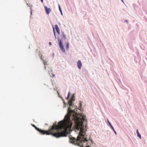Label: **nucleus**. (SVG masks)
I'll return each mask as SVG.
<instances>
[{"instance_id":"6e6552de","label":"nucleus","mask_w":147,"mask_h":147,"mask_svg":"<svg viewBox=\"0 0 147 147\" xmlns=\"http://www.w3.org/2000/svg\"><path fill=\"white\" fill-rule=\"evenodd\" d=\"M55 28L57 32L59 35L60 34V30L58 26L57 25H55Z\"/></svg>"},{"instance_id":"cd10ccee","label":"nucleus","mask_w":147,"mask_h":147,"mask_svg":"<svg viewBox=\"0 0 147 147\" xmlns=\"http://www.w3.org/2000/svg\"><path fill=\"white\" fill-rule=\"evenodd\" d=\"M51 69V71H52V69Z\"/></svg>"},{"instance_id":"5701e85b","label":"nucleus","mask_w":147,"mask_h":147,"mask_svg":"<svg viewBox=\"0 0 147 147\" xmlns=\"http://www.w3.org/2000/svg\"><path fill=\"white\" fill-rule=\"evenodd\" d=\"M49 43L50 45H51V42H49Z\"/></svg>"},{"instance_id":"412c9836","label":"nucleus","mask_w":147,"mask_h":147,"mask_svg":"<svg viewBox=\"0 0 147 147\" xmlns=\"http://www.w3.org/2000/svg\"><path fill=\"white\" fill-rule=\"evenodd\" d=\"M53 77H54L55 76V75L54 74H53Z\"/></svg>"},{"instance_id":"b1692460","label":"nucleus","mask_w":147,"mask_h":147,"mask_svg":"<svg viewBox=\"0 0 147 147\" xmlns=\"http://www.w3.org/2000/svg\"><path fill=\"white\" fill-rule=\"evenodd\" d=\"M42 2H43V0H40Z\"/></svg>"},{"instance_id":"f257e3e1","label":"nucleus","mask_w":147,"mask_h":147,"mask_svg":"<svg viewBox=\"0 0 147 147\" xmlns=\"http://www.w3.org/2000/svg\"><path fill=\"white\" fill-rule=\"evenodd\" d=\"M75 100L74 94L72 96L71 98L68 101L69 107L68 108L67 112L69 115H65V120L60 121L58 123V125L57 124L56 122L54 123L49 131L41 130L34 125L32 126L42 134L51 135L57 138L67 136L68 129H71L72 124L70 119V115L72 113H75L74 111L71 109V107H73L74 105L73 102Z\"/></svg>"},{"instance_id":"f8f14e48","label":"nucleus","mask_w":147,"mask_h":147,"mask_svg":"<svg viewBox=\"0 0 147 147\" xmlns=\"http://www.w3.org/2000/svg\"><path fill=\"white\" fill-rule=\"evenodd\" d=\"M53 32H54V34L55 36V38L56 39V37L55 34V30H54V27L53 26Z\"/></svg>"},{"instance_id":"20e7f679","label":"nucleus","mask_w":147,"mask_h":147,"mask_svg":"<svg viewBox=\"0 0 147 147\" xmlns=\"http://www.w3.org/2000/svg\"><path fill=\"white\" fill-rule=\"evenodd\" d=\"M45 10L46 13L47 15H49L51 11V9L49 8H48L46 6H44Z\"/></svg>"},{"instance_id":"f03ea898","label":"nucleus","mask_w":147,"mask_h":147,"mask_svg":"<svg viewBox=\"0 0 147 147\" xmlns=\"http://www.w3.org/2000/svg\"><path fill=\"white\" fill-rule=\"evenodd\" d=\"M85 117V116H83L81 122L78 120V123L76 130V131L77 133L79 131V134L77 138L76 139L72 137H69L70 143L80 147L82 146V145L80 144H81L87 143L88 141L87 138L84 137L86 131L84 130L85 127L84 122H86Z\"/></svg>"},{"instance_id":"9b49d317","label":"nucleus","mask_w":147,"mask_h":147,"mask_svg":"<svg viewBox=\"0 0 147 147\" xmlns=\"http://www.w3.org/2000/svg\"><path fill=\"white\" fill-rule=\"evenodd\" d=\"M69 42H67L66 43V50H67L69 49Z\"/></svg>"},{"instance_id":"9d476101","label":"nucleus","mask_w":147,"mask_h":147,"mask_svg":"<svg viewBox=\"0 0 147 147\" xmlns=\"http://www.w3.org/2000/svg\"><path fill=\"white\" fill-rule=\"evenodd\" d=\"M136 132H137V133L138 136V137H139L140 139H141V136L140 134H139V132H138V129L137 130H136Z\"/></svg>"},{"instance_id":"39448f33","label":"nucleus","mask_w":147,"mask_h":147,"mask_svg":"<svg viewBox=\"0 0 147 147\" xmlns=\"http://www.w3.org/2000/svg\"><path fill=\"white\" fill-rule=\"evenodd\" d=\"M61 36L62 38H63L64 39H66L67 38L66 35L65 34L64 32L63 31H61Z\"/></svg>"},{"instance_id":"0eeeda50","label":"nucleus","mask_w":147,"mask_h":147,"mask_svg":"<svg viewBox=\"0 0 147 147\" xmlns=\"http://www.w3.org/2000/svg\"><path fill=\"white\" fill-rule=\"evenodd\" d=\"M107 121H108V123L109 124V125L111 127V129L114 131V133L115 134H117V133H116V131H115V129H114V128L113 127V126H112V125L111 123L109 121V120L108 119H107Z\"/></svg>"},{"instance_id":"4468645a","label":"nucleus","mask_w":147,"mask_h":147,"mask_svg":"<svg viewBox=\"0 0 147 147\" xmlns=\"http://www.w3.org/2000/svg\"><path fill=\"white\" fill-rule=\"evenodd\" d=\"M27 5H28L29 7H30V8H31V7H32V5H30V4H28V3L27 4Z\"/></svg>"},{"instance_id":"bb28decb","label":"nucleus","mask_w":147,"mask_h":147,"mask_svg":"<svg viewBox=\"0 0 147 147\" xmlns=\"http://www.w3.org/2000/svg\"><path fill=\"white\" fill-rule=\"evenodd\" d=\"M64 104H65V103L64 102Z\"/></svg>"},{"instance_id":"aec40b11","label":"nucleus","mask_w":147,"mask_h":147,"mask_svg":"<svg viewBox=\"0 0 147 147\" xmlns=\"http://www.w3.org/2000/svg\"><path fill=\"white\" fill-rule=\"evenodd\" d=\"M44 69H46V65H45V67H44Z\"/></svg>"},{"instance_id":"a878e982","label":"nucleus","mask_w":147,"mask_h":147,"mask_svg":"<svg viewBox=\"0 0 147 147\" xmlns=\"http://www.w3.org/2000/svg\"><path fill=\"white\" fill-rule=\"evenodd\" d=\"M45 60V61H48L46 59Z\"/></svg>"},{"instance_id":"a211bd4d","label":"nucleus","mask_w":147,"mask_h":147,"mask_svg":"<svg viewBox=\"0 0 147 147\" xmlns=\"http://www.w3.org/2000/svg\"><path fill=\"white\" fill-rule=\"evenodd\" d=\"M60 12L61 13V14L62 15H63V13H62V11H60Z\"/></svg>"},{"instance_id":"ddd939ff","label":"nucleus","mask_w":147,"mask_h":147,"mask_svg":"<svg viewBox=\"0 0 147 147\" xmlns=\"http://www.w3.org/2000/svg\"><path fill=\"white\" fill-rule=\"evenodd\" d=\"M59 8L60 11H62L61 8L60 7V6L59 4H58Z\"/></svg>"},{"instance_id":"7ed1b4c3","label":"nucleus","mask_w":147,"mask_h":147,"mask_svg":"<svg viewBox=\"0 0 147 147\" xmlns=\"http://www.w3.org/2000/svg\"><path fill=\"white\" fill-rule=\"evenodd\" d=\"M57 39L59 42V48H60L61 51L63 53H65V51L64 49V46L63 43V38H61V39H60L59 37H58Z\"/></svg>"},{"instance_id":"423d86ee","label":"nucleus","mask_w":147,"mask_h":147,"mask_svg":"<svg viewBox=\"0 0 147 147\" xmlns=\"http://www.w3.org/2000/svg\"><path fill=\"white\" fill-rule=\"evenodd\" d=\"M77 64L78 68L80 69L82 66V63L81 61L80 60H78L77 63Z\"/></svg>"},{"instance_id":"2eb2a0df","label":"nucleus","mask_w":147,"mask_h":147,"mask_svg":"<svg viewBox=\"0 0 147 147\" xmlns=\"http://www.w3.org/2000/svg\"><path fill=\"white\" fill-rule=\"evenodd\" d=\"M79 105H80L79 108H81V107H82V104L81 103V102L80 103Z\"/></svg>"},{"instance_id":"f3484780","label":"nucleus","mask_w":147,"mask_h":147,"mask_svg":"<svg viewBox=\"0 0 147 147\" xmlns=\"http://www.w3.org/2000/svg\"><path fill=\"white\" fill-rule=\"evenodd\" d=\"M70 92H69L68 93V95H67V97H69V95H70Z\"/></svg>"},{"instance_id":"393cba45","label":"nucleus","mask_w":147,"mask_h":147,"mask_svg":"<svg viewBox=\"0 0 147 147\" xmlns=\"http://www.w3.org/2000/svg\"><path fill=\"white\" fill-rule=\"evenodd\" d=\"M121 1L123 2V3H124L123 2V0H121Z\"/></svg>"},{"instance_id":"6ab92c4d","label":"nucleus","mask_w":147,"mask_h":147,"mask_svg":"<svg viewBox=\"0 0 147 147\" xmlns=\"http://www.w3.org/2000/svg\"><path fill=\"white\" fill-rule=\"evenodd\" d=\"M69 97L67 96V97L66 98V99L68 100L69 99Z\"/></svg>"},{"instance_id":"dca6fc26","label":"nucleus","mask_w":147,"mask_h":147,"mask_svg":"<svg viewBox=\"0 0 147 147\" xmlns=\"http://www.w3.org/2000/svg\"><path fill=\"white\" fill-rule=\"evenodd\" d=\"M30 14L31 15H32V8H30Z\"/></svg>"},{"instance_id":"4be33fe9","label":"nucleus","mask_w":147,"mask_h":147,"mask_svg":"<svg viewBox=\"0 0 147 147\" xmlns=\"http://www.w3.org/2000/svg\"><path fill=\"white\" fill-rule=\"evenodd\" d=\"M125 22H128V21L127 20H125Z\"/></svg>"},{"instance_id":"1a4fd4ad","label":"nucleus","mask_w":147,"mask_h":147,"mask_svg":"<svg viewBox=\"0 0 147 147\" xmlns=\"http://www.w3.org/2000/svg\"><path fill=\"white\" fill-rule=\"evenodd\" d=\"M40 59L43 61V63L44 65H48V64L47 63V61H45V60L44 59H43L42 57H40Z\"/></svg>"}]
</instances>
